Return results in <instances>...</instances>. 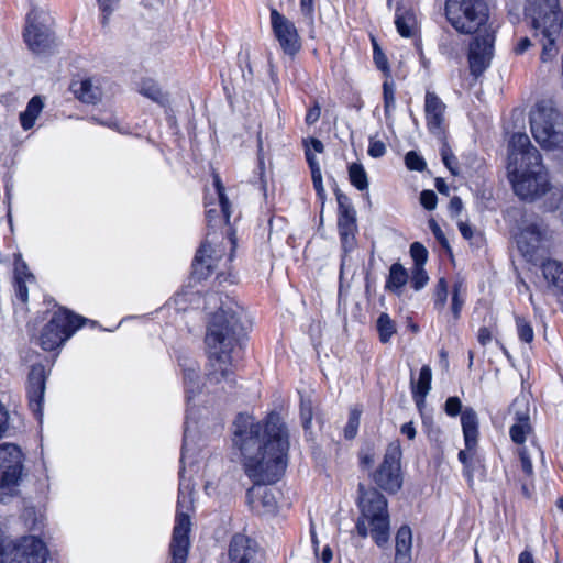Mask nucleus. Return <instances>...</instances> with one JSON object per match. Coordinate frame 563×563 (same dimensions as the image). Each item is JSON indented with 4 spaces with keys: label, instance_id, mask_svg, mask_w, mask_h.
I'll return each instance as SVG.
<instances>
[{
    "label": "nucleus",
    "instance_id": "nucleus-1",
    "mask_svg": "<svg viewBox=\"0 0 563 563\" xmlns=\"http://www.w3.org/2000/svg\"><path fill=\"white\" fill-rule=\"evenodd\" d=\"M233 426V443L241 452L246 476L256 486L278 482L285 473L289 449L288 430L280 417L271 413L263 424L240 413Z\"/></svg>",
    "mask_w": 563,
    "mask_h": 563
},
{
    "label": "nucleus",
    "instance_id": "nucleus-2",
    "mask_svg": "<svg viewBox=\"0 0 563 563\" xmlns=\"http://www.w3.org/2000/svg\"><path fill=\"white\" fill-rule=\"evenodd\" d=\"M242 318L243 311L238 306H222L212 314L206 334L209 353L205 383L207 388L217 390L216 386L221 385V389L227 391L234 387L231 354L241 347L246 336Z\"/></svg>",
    "mask_w": 563,
    "mask_h": 563
},
{
    "label": "nucleus",
    "instance_id": "nucleus-3",
    "mask_svg": "<svg viewBox=\"0 0 563 563\" xmlns=\"http://www.w3.org/2000/svg\"><path fill=\"white\" fill-rule=\"evenodd\" d=\"M445 15L450 24L463 34H475L470 44L471 74L481 76L494 55L495 35L487 25L488 10L484 0H446Z\"/></svg>",
    "mask_w": 563,
    "mask_h": 563
},
{
    "label": "nucleus",
    "instance_id": "nucleus-4",
    "mask_svg": "<svg viewBox=\"0 0 563 563\" xmlns=\"http://www.w3.org/2000/svg\"><path fill=\"white\" fill-rule=\"evenodd\" d=\"M507 170L514 191L520 199L533 200L547 192L549 180L541 155L526 133L511 136Z\"/></svg>",
    "mask_w": 563,
    "mask_h": 563
},
{
    "label": "nucleus",
    "instance_id": "nucleus-5",
    "mask_svg": "<svg viewBox=\"0 0 563 563\" xmlns=\"http://www.w3.org/2000/svg\"><path fill=\"white\" fill-rule=\"evenodd\" d=\"M525 21L533 37L542 44L541 62H552L559 53L555 38L563 22L559 0H530V4L525 7Z\"/></svg>",
    "mask_w": 563,
    "mask_h": 563
},
{
    "label": "nucleus",
    "instance_id": "nucleus-6",
    "mask_svg": "<svg viewBox=\"0 0 563 563\" xmlns=\"http://www.w3.org/2000/svg\"><path fill=\"white\" fill-rule=\"evenodd\" d=\"M357 505L361 510L356 522L357 533L362 538L371 536L379 548L386 547L390 537V520L385 496L375 488L366 489L358 484Z\"/></svg>",
    "mask_w": 563,
    "mask_h": 563
},
{
    "label": "nucleus",
    "instance_id": "nucleus-7",
    "mask_svg": "<svg viewBox=\"0 0 563 563\" xmlns=\"http://www.w3.org/2000/svg\"><path fill=\"white\" fill-rule=\"evenodd\" d=\"M185 488H189V479L184 476L183 470L179 473L177 514L169 544L170 563H186L190 547L189 532L191 521L188 511L192 506V497L185 495Z\"/></svg>",
    "mask_w": 563,
    "mask_h": 563
},
{
    "label": "nucleus",
    "instance_id": "nucleus-8",
    "mask_svg": "<svg viewBox=\"0 0 563 563\" xmlns=\"http://www.w3.org/2000/svg\"><path fill=\"white\" fill-rule=\"evenodd\" d=\"M531 133L544 150L563 148V114L542 102L530 117Z\"/></svg>",
    "mask_w": 563,
    "mask_h": 563
},
{
    "label": "nucleus",
    "instance_id": "nucleus-9",
    "mask_svg": "<svg viewBox=\"0 0 563 563\" xmlns=\"http://www.w3.org/2000/svg\"><path fill=\"white\" fill-rule=\"evenodd\" d=\"M88 320L66 309L56 311L42 329L38 344L45 351L60 347Z\"/></svg>",
    "mask_w": 563,
    "mask_h": 563
},
{
    "label": "nucleus",
    "instance_id": "nucleus-10",
    "mask_svg": "<svg viewBox=\"0 0 563 563\" xmlns=\"http://www.w3.org/2000/svg\"><path fill=\"white\" fill-rule=\"evenodd\" d=\"M335 197L338 201V229L341 240V245L343 250V255L341 258V267H340V276L342 277L347 253L351 252L356 245V232H357V223H356V211L351 203L350 198L340 191V189H335Z\"/></svg>",
    "mask_w": 563,
    "mask_h": 563
},
{
    "label": "nucleus",
    "instance_id": "nucleus-11",
    "mask_svg": "<svg viewBox=\"0 0 563 563\" xmlns=\"http://www.w3.org/2000/svg\"><path fill=\"white\" fill-rule=\"evenodd\" d=\"M400 456L399 445H389L383 463L373 475L374 482L388 493H396L401 487Z\"/></svg>",
    "mask_w": 563,
    "mask_h": 563
},
{
    "label": "nucleus",
    "instance_id": "nucleus-12",
    "mask_svg": "<svg viewBox=\"0 0 563 563\" xmlns=\"http://www.w3.org/2000/svg\"><path fill=\"white\" fill-rule=\"evenodd\" d=\"M23 455L19 446L12 443L0 445V488L16 486L22 468Z\"/></svg>",
    "mask_w": 563,
    "mask_h": 563
},
{
    "label": "nucleus",
    "instance_id": "nucleus-13",
    "mask_svg": "<svg viewBox=\"0 0 563 563\" xmlns=\"http://www.w3.org/2000/svg\"><path fill=\"white\" fill-rule=\"evenodd\" d=\"M47 554L45 543L29 536L12 544L4 563H45Z\"/></svg>",
    "mask_w": 563,
    "mask_h": 563
},
{
    "label": "nucleus",
    "instance_id": "nucleus-14",
    "mask_svg": "<svg viewBox=\"0 0 563 563\" xmlns=\"http://www.w3.org/2000/svg\"><path fill=\"white\" fill-rule=\"evenodd\" d=\"M271 23L275 37L285 54L295 55L301 47L300 37L294 22L279 13L271 10Z\"/></svg>",
    "mask_w": 563,
    "mask_h": 563
},
{
    "label": "nucleus",
    "instance_id": "nucleus-15",
    "mask_svg": "<svg viewBox=\"0 0 563 563\" xmlns=\"http://www.w3.org/2000/svg\"><path fill=\"white\" fill-rule=\"evenodd\" d=\"M40 11L33 8L26 15L24 41L34 53L46 52L53 42L49 30L38 22Z\"/></svg>",
    "mask_w": 563,
    "mask_h": 563
},
{
    "label": "nucleus",
    "instance_id": "nucleus-16",
    "mask_svg": "<svg viewBox=\"0 0 563 563\" xmlns=\"http://www.w3.org/2000/svg\"><path fill=\"white\" fill-rule=\"evenodd\" d=\"M46 387V373L42 364H34L31 367L27 378L29 406L38 421L42 420V405Z\"/></svg>",
    "mask_w": 563,
    "mask_h": 563
},
{
    "label": "nucleus",
    "instance_id": "nucleus-17",
    "mask_svg": "<svg viewBox=\"0 0 563 563\" xmlns=\"http://www.w3.org/2000/svg\"><path fill=\"white\" fill-rule=\"evenodd\" d=\"M261 548L256 540L242 534H234L229 543V563H258Z\"/></svg>",
    "mask_w": 563,
    "mask_h": 563
},
{
    "label": "nucleus",
    "instance_id": "nucleus-18",
    "mask_svg": "<svg viewBox=\"0 0 563 563\" xmlns=\"http://www.w3.org/2000/svg\"><path fill=\"white\" fill-rule=\"evenodd\" d=\"M220 258L221 252L216 250L208 241H205L195 255L192 274L198 279L207 278L217 267V262Z\"/></svg>",
    "mask_w": 563,
    "mask_h": 563
},
{
    "label": "nucleus",
    "instance_id": "nucleus-19",
    "mask_svg": "<svg viewBox=\"0 0 563 563\" xmlns=\"http://www.w3.org/2000/svg\"><path fill=\"white\" fill-rule=\"evenodd\" d=\"M74 95L82 102L95 104L102 98V79L98 77H89L75 80L70 86Z\"/></svg>",
    "mask_w": 563,
    "mask_h": 563
},
{
    "label": "nucleus",
    "instance_id": "nucleus-20",
    "mask_svg": "<svg viewBox=\"0 0 563 563\" xmlns=\"http://www.w3.org/2000/svg\"><path fill=\"white\" fill-rule=\"evenodd\" d=\"M445 108V104L434 92L427 91L424 111L427 125L431 133L441 134Z\"/></svg>",
    "mask_w": 563,
    "mask_h": 563
},
{
    "label": "nucleus",
    "instance_id": "nucleus-21",
    "mask_svg": "<svg viewBox=\"0 0 563 563\" xmlns=\"http://www.w3.org/2000/svg\"><path fill=\"white\" fill-rule=\"evenodd\" d=\"M265 486L254 484L247 489L246 499L252 509L263 514H272L277 508V501L275 495Z\"/></svg>",
    "mask_w": 563,
    "mask_h": 563
},
{
    "label": "nucleus",
    "instance_id": "nucleus-22",
    "mask_svg": "<svg viewBox=\"0 0 563 563\" xmlns=\"http://www.w3.org/2000/svg\"><path fill=\"white\" fill-rule=\"evenodd\" d=\"M543 238V232L537 223H529L523 228L518 227L516 240L523 254H532L538 249Z\"/></svg>",
    "mask_w": 563,
    "mask_h": 563
},
{
    "label": "nucleus",
    "instance_id": "nucleus-23",
    "mask_svg": "<svg viewBox=\"0 0 563 563\" xmlns=\"http://www.w3.org/2000/svg\"><path fill=\"white\" fill-rule=\"evenodd\" d=\"M412 532L409 526H401L396 533L395 563H410Z\"/></svg>",
    "mask_w": 563,
    "mask_h": 563
},
{
    "label": "nucleus",
    "instance_id": "nucleus-24",
    "mask_svg": "<svg viewBox=\"0 0 563 563\" xmlns=\"http://www.w3.org/2000/svg\"><path fill=\"white\" fill-rule=\"evenodd\" d=\"M461 423L465 446L473 450L477 444L478 437V419L476 412L472 408H466L461 415Z\"/></svg>",
    "mask_w": 563,
    "mask_h": 563
},
{
    "label": "nucleus",
    "instance_id": "nucleus-25",
    "mask_svg": "<svg viewBox=\"0 0 563 563\" xmlns=\"http://www.w3.org/2000/svg\"><path fill=\"white\" fill-rule=\"evenodd\" d=\"M417 24L415 12L398 3L395 12V25L402 37H411Z\"/></svg>",
    "mask_w": 563,
    "mask_h": 563
},
{
    "label": "nucleus",
    "instance_id": "nucleus-26",
    "mask_svg": "<svg viewBox=\"0 0 563 563\" xmlns=\"http://www.w3.org/2000/svg\"><path fill=\"white\" fill-rule=\"evenodd\" d=\"M431 379L432 372L429 365H423L420 369L419 379L417 383L413 380V375L411 374V390L412 397L416 401V405L419 407L423 404L426 396L431 389Z\"/></svg>",
    "mask_w": 563,
    "mask_h": 563
},
{
    "label": "nucleus",
    "instance_id": "nucleus-27",
    "mask_svg": "<svg viewBox=\"0 0 563 563\" xmlns=\"http://www.w3.org/2000/svg\"><path fill=\"white\" fill-rule=\"evenodd\" d=\"M44 103L40 96H34L27 103L26 109L20 113V123L23 130L27 131L35 124L36 119L43 110Z\"/></svg>",
    "mask_w": 563,
    "mask_h": 563
},
{
    "label": "nucleus",
    "instance_id": "nucleus-28",
    "mask_svg": "<svg viewBox=\"0 0 563 563\" xmlns=\"http://www.w3.org/2000/svg\"><path fill=\"white\" fill-rule=\"evenodd\" d=\"M198 378V366L195 362H190L187 367H184V383L188 404L200 393Z\"/></svg>",
    "mask_w": 563,
    "mask_h": 563
},
{
    "label": "nucleus",
    "instance_id": "nucleus-29",
    "mask_svg": "<svg viewBox=\"0 0 563 563\" xmlns=\"http://www.w3.org/2000/svg\"><path fill=\"white\" fill-rule=\"evenodd\" d=\"M531 432L529 417L517 413V422L511 426L509 434L511 440L517 444H523L527 435Z\"/></svg>",
    "mask_w": 563,
    "mask_h": 563
},
{
    "label": "nucleus",
    "instance_id": "nucleus-30",
    "mask_svg": "<svg viewBox=\"0 0 563 563\" xmlns=\"http://www.w3.org/2000/svg\"><path fill=\"white\" fill-rule=\"evenodd\" d=\"M408 280V273L406 268L399 264L395 263L390 266L389 276L386 283V288L393 291L399 290L402 286L406 285Z\"/></svg>",
    "mask_w": 563,
    "mask_h": 563
},
{
    "label": "nucleus",
    "instance_id": "nucleus-31",
    "mask_svg": "<svg viewBox=\"0 0 563 563\" xmlns=\"http://www.w3.org/2000/svg\"><path fill=\"white\" fill-rule=\"evenodd\" d=\"M543 275L563 294V264L552 261L543 265Z\"/></svg>",
    "mask_w": 563,
    "mask_h": 563
},
{
    "label": "nucleus",
    "instance_id": "nucleus-32",
    "mask_svg": "<svg viewBox=\"0 0 563 563\" xmlns=\"http://www.w3.org/2000/svg\"><path fill=\"white\" fill-rule=\"evenodd\" d=\"M376 328L379 335V341L386 344L390 341L391 336L396 333V324L387 313H382L376 322Z\"/></svg>",
    "mask_w": 563,
    "mask_h": 563
},
{
    "label": "nucleus",
    "instance_id": "nucleus-33",
    "mask_svg": "<svg viewBox=\"0 0 563 563\" xmlns=\"http://www.w3.org/2000/svg\"><path fill=\"white\" fill-rule=\"evenodd\" d=\"M349 177L351 184L358 190H365L368 187L367 174L362 164L353 163L349 166Z\"/></svg>",
    "mask_w": 563,
    "mask_h": 563
},
{
    "label": "nucleus",
    "instance_id": "nucleus-34",
    "mask_svg": "<svg viewBox=\"0 0 563 563\" xmlns=\"http://www.w3.org/2000/svg\"><path fill=\"white\" fill-rule=\"evenodd\" d=\"M362 415V408L358 406H355L350 409L349 412V420L344 428V437L347 440H352L357 434L360 420Z\"/></svg>",
    "mask_w": 563,
    "mask_h": 563
},
{
    "label": "nucleus",
    "instance_id": "nucleus-35",
    "mask_svg": "<svg viewBox=\"0 0 563 563\" xmlns=\"http://www.w3.org/2000/svg\"><path fill=\"white\" fill-rule=\"evenodd\" d=\"M140 93L162 106L167 102V98L161 88L152 81H144L140 88Z\"/></svg>",
    "mask_w": 563,
    "mask_h": 563
},
{
    "label": "nucleus",
    "instance_id": "nucleus-36",
    "mask_svg": "<svg viewBox=\"0 0 563 563\" xmlns=\"http://www.w3.org/2000/svg\"><path fill=\"white\" fill-rule=\"evenodd\" d=\"M300 12L305 23L310 30V36L313 37L314 32V3L313 0H300Z\"/></svg>",
    "mask_w": 563,
    "mask_h": 563
},
{
    "label": "nucleus",
    "instance_id": "nucleus-37",
    "mask_svg": "<svg viewBox=\"0 0 563 563\" xmlns=\"http://www.w3.org/2000/svg\"><path fill=\"white\" fill-rule=\"evenodd\" d=\"M440 153L442 162L445 165V167L450 170L452 175L457 176L460 174L457 161L448 143H443Z\"/></svg>",
    "mask_w": 563,
    "mask_h": 563
},
{
    "label": "nucleus",
    "instance_id": "nucleus-38",
    "mask_svg": "<svg viewBox=\"0 0 563 563\" xmlns=\"http://www.w3.org/2000/svg\"><path fill=\"white\" fill-rule=\"evenodd\" d=\"M517 333L519 339L525 343H531L534 338L532 325L525 318H516Z\"/></svg>",
    "mask_w": 563,
    "mask_h": 563
},
{
    "label": "nucleus",
    "instance_id": "nucleus-39",
    "mask_svg": "<svg viewBox=\"0 0 563 563\" xmlns=\"http://www.w3.org/2000/svg\"><path fill=\"white\" fill-rule=\"evenodd\" d=\"M384 111L386 118L390 117L395 108V87L393 82L385 81L383 84Z\"/></svg>",
    "mask_w": 563,
    "mask_h": 563
},
{
    "label": "nucleus",
    "instance_id": "nucleus-40",
    "mask_svg": "<svg viewBox=\"0 0 563 563\" xmlns=\"http://www.w3.org/2000/svg\"><path fill=\"white\" fill-rule=\"evenodd\" d=\"M14 280L35 282L34 275L27 269V265L22 261L21 255H15L14 262Z\"/></svg>",
    "mask_w": 563,
    "mask_h": 563
},
{
    "label": "nucleus",
    "instance_id": "nucleus-41",
    "mask_svg": "<svg viewBox=\"0 0 563 563\" xmlns=\"http://www.w3.org/2000/svg\"><path fill=\"white\" fill-rule=\"evenodd\" d=\"M214 187L219 197L221 212L224 216L225 220L228 221L230 219V202L224 194V186L218 176L214 177Z\"/></svg>",
    "mask_w": 563,
    "mask_h": 563
},
{
    "label": "nucleus",
    "instance_id": "nucleus-42",
    "mask_svg": "<svg viewBox=\"0 0 563 563\" xmlns=\"http://www.w3.org/2000/svg\"><path fill=\"white\" fill-rule=\"evenodd\" d=\"M410 255L415 262L413 267L424 266L428 260V250L420 242H413L410 245Z\"/></svg>",
    "mask_w": 563,
    "mask_h": 563
},
{
    "label": "nucleus",
    "instance_id": "nucleus-43",
    "mask_svg": "<svg viewBox=\"0 0 563 563\" xmlns=\"http://www.w3.org/2000/svg\"><path fill=\"white\" fill-rule=\"evenodd\" d=\"M99 9L102 13L101 24L103 27H107L109 24L110 15L114 11L115 7L119 3V0H97Z\"/></svg>",
    "mask_w": 563,
    "mask_h": 563
},
{
    "label": "nucleus",
    "instance_id": "nucleus-44",
    "mask_svg": "<svg viewBox=\"0 0 563 563\" xmlns=\"http://www.w3.org/2000/svg\"><path fill=\"white\" fill-rule=\"evenodd\" d=\"M429 280L424 266L413 267L411 276V286L415 290L422 289Z\"/></svg>",
    "mask_w": 563,
    "mask_h": 563
},
{
    "label": "nucleus",
    "instance_id": "nucleus-45",
    "mask_svg": "<svg viewBox=\"0 0 563 563\" xmlns=\"http://www.w3.org/2000/svg\"><path fill=\"white\" fill-rule=\"evenodd\" d=\"M405 163L410 170L422 172L426 168L424 159L415 151H410L406 154Z\"/></svg>",
    "mask_w": 563,
    "mask_h": 563
},
{
    "label": "nucleus",
    "instance_id": "nucleus-46",
    "mask_svg": "<svg viewBox=\"0 0 563 563\" xmlns=\"http://www.w3.org/2000/svg\"><path fill=\"white\" fill-rule=\"evenodd\" d=\"M448 298V284L444 278L438 280L434 294V306L435 308H443Z\"/></svg>",
    "mask_w": 563,
    "mask_h": 563
},
{
    "label": "nucleus",
    "instance_id": "nucleus-47",
    "mask_svg": "<svg viewBox=\"0 0 563 563\" xmlns=\"http://www.w3.org/2000/svg\"><path fill=\"white\" fill-rule=\"evenodd\" d=\"M313 412H312V404L310 400H305L301 398L300 401V419L301 424L305 430L310 428L312 421Z\"/></svg>",
    "mask_w": 563,
    "mask_h": 563
},
{
    "label": "nucleus",
    "instance_id": "nucleus-48",
    "mask_svg": "<svg viewBox=\"0 0 563 563\" xmlns=\"http://www.w3.org/2000/svg\"><path fill=\"white\" fill-rule=\"evenodd\" d=\"M519 459L521 464V470L527 478L533 477V467L531 463V459L527 452L526 448H520L519 451Z\"/></svg>",
    "mask_w": 563,
    "mask_h": 563
},
{
    "label": "nucleus",
    "instance_id": "nucleus-49",
    "mask_svg": "<svg viewBox=\"0 0 563 563\" xmlns=\"http://www.w3.org/2000/svg\"><path fill=\"white\" fill-rule=\"evenodd\" d=\"M373 47H374V52H373L374 56L373 57H374L376 67L383 71L388 70L387 57L385 56V54L383 53V51L380 49V47L374 40H373Z\"/></svg>",
    "mask_w": 563,
    "mask_h": 563
},
{
    "label": "nucleus",
    "instance_id": "nucleus-50",
    "mask_svg": "<svg viewBox=\"0 0 563 563\" xmlns=\"http://www.w3.org/2000/svg\"><path fill=\"white\" fill-rule=\"evenodd\" d=\"M429 228L434 234L438 242L446 250H450L449 241L446 240L443 231L434 219L429 220Z\"/></svg>",
    "mask_w": 563,
    "mask_h": 563
},
{
    "label": "nucleus",
    "instance_id": "nucleus-51",
    "mask_svg": "<svg viewBox=\"0 0 563 563\" xmlns=\"http://www.w3.org/2000/svg\"><path fill=\"white\" fill-rule=\"evenodd\" d=\"M313 187L316 189L317 196L323 201L325 199V190L322 184V175L321 169L316 168L313 174H311Z\"/></svg>",
    "mask_w": 563,
    "mask_h": 563
},
{
    "label": "nucleus",
    "instance_id": "nucleus-52",
    "mask_svg": "<svg viewBox=\"0 0 563 563\" xmlns=\"http://www.w3.org/2000/svg\"><path fill=\"white\" fill-rule=\"evenodd\" d=\"M437 195L432 190H423L420 194V203L427 210H433L437 207Z\"/></svg>",
    "mask_w": 563,
    "mask_h": 563
},
{
    "label": "nucleus",
    "instance_id": "nucleus-53",
    "mask_svg": "<svg viewBox=\"0 0 563 563\" xmlns=\"http://www.w3.org/2000/svg\"><path fill=\"white\" fill-rule=\"evenodd\" d=\"M386 153V145L384 142L374 140L371 137L369 140V146H368V154L369 156L374 158L382 157Z\"/></svg>",
    "mask_w": 563,
    "mask_h": 563
},
{
    "label": "nucleus",
    "instance_id": "nucleus-54",
    "mask_svg": "<svg viewBox=\"0 0 563 563\" xmlns=\"http://www.w3.org/2000/svg\"><path fill=\"white\" fill-rule=\"evenodd\" d=\"M462 402L459 397H449L445 401V412L451 417H455L461 412Z\"/></svg>",
    "mask_w": 563,
    "mask_h": 563
},
{
    "label": "nucleus",
    "instance_id": "nucleus-55",
    "mask_svg": "<svg viewBox=\"0 0 563 563\" xmlns=\"http://www.w3.org/2000/svg\"><path fill=\"white\" fill-rule=\"evenodd\" d=\"M27 283L29 280H14V291L15 296L21 300V302L25 303L29 299L27 294Z\"/></svg>",
    "mask_w": 563,
    "mask_h": 563
},
{
    "label": "nucleus",
    "instance_id": "nucleus-56",
    "mask_svg": "<svg viewBox=\"0 0 563 563\" xmlns=\"http://www.w3.org/2000/svg\"><path fill=\"white\" fill-rule=\"evenodd\" d=\"M10 427V416L5 407L0 404V439L5 437Z\"/></svg>",
    "mask_w": 563,
    "mask_h": 563
},
{
    "label": "nucleus",
    "instance_id": "nucleus-57",
    "mask_svg": "<svg viewBox=\"0 0 563 563\" xmlns=\"http://www.w3.org/2000/svg\"><path fill=\"white\" fill-rule=\"evenodd\" d=\"M190 419H191V408L187 409V416H186V422H185V430H184V443H183V452H181V462L185 459V454L188 451V441H189V433H190Z\"/></svg>",
    "mask_w": 563,
    "mask_h": 563
},
{
    "label": "nucleus",
    "instance_id": "nucleus-58",
    "mask_svg": "<svg viewBox=\"0 0 563 563\" xmlns=\"http://www.w3.org/2000/svg\"><path fill=\"white\" fill-rule=\"evenodd\" d=\"M320 114H321V109H320V106L318 103H316L312 108H310L306 114V123L308 125H311V124H314L319 118H320Z\"/></svg>",
    "mask_w": 563,
    "mask_h": 563
},
{
    "label": "nucleus",
    "instance_id": "nucleus-59",
    "mask_svg": "<svg viewBox=\"0 0 563 563\" xmlns=\"http://www.w3.org/2000/svg\"><path fill=\"white\" fill-rule=\"evenodd\" d=\"M463 301L459 298V288L457 286L454 287L453 297H452V312L455 319L460 317L461 308H462Z\"/></svg>",
    "mask_w": 563,
    "mask_h": 563
},
{
    "label": "nucleus",
    "instance_id": "nucleus-60",
    "mask_svg": "<svg viewBox=\"0 0 563 563\" xmlns=\"http://www.w3.org/2000/svg\"><path fill=\"white\" fill-rule=\"evenodd\" d=\"M206 219H207V222H208V225L209 227H214L217 225L218 223H221L222 220H224L227 223L229 222V220L227 221L224 216L222 218H220L217 213V210L216 209H209L207 210L206 212Z\"/></svg>",
    "mask_w": 563,
    "mask_h": 563
},
{
    "label": "nucleus",
    "instance_id": "nucleus-61",
    "mask_svg": "<svg viewBox=\"0 0 563 563\" xmlns=\"http://www.w3.org/2000/svg\"><path fill=\"white\" fill-rule=\"evenodd\" d=\"M463 209V202L460 197L454 196L449 203V210L452 216H457Z\"/></svg>",
    "mask_w": 563,
    "mask_h": 563
},
{
    "label": "nucleus",
    "instance_id": "nucleus-62",
    "mask_svg": "<svg viewBox=\"0 0 563 563\" xmlns=\"http://www.w3.org/2000/svg\"><path fill=\"white\" fill-rule=\"evenodd\" d=\"M477 340L483 346L488 344L492 341V333L489 329L486 327H482L478 330Z\"/></svg>",
    "mask_w": 563,
    "mask_h": 563
},
{
    "label": "nucleus",
    "instance_id": "nucleus-63",
    "mask_svg": "<svg viewBox=\"0 0 563 563\" xmlns=\"http://www.w3.org/2000/svg\"><path fill=\"white\" fill-rule=\"evenodd\" d=\"M532 45L531 40L528 36H525L519 40L518 44L515 47V53L518 55L523 54L530 46Z\"/></svg>",
    "mask_w": 563,
    "mask_h": 563
},
{
    "label": "nucleus",
    "instance_id": "nucleus-64",
    "mask_svg": "<svg viewBox=\"0 0 563 563\" xmlns=\"http://www.w3.org/2000/svg\"><path fill=\"white\" fill-rule=\"evenodd\" d=\"M401 433L406 435L409 440H413L416 437V429L412 422H407L401 426Z\"/></svg>",
    "mask_w": 563,
    "mask_h": 563
}]
</instances>
